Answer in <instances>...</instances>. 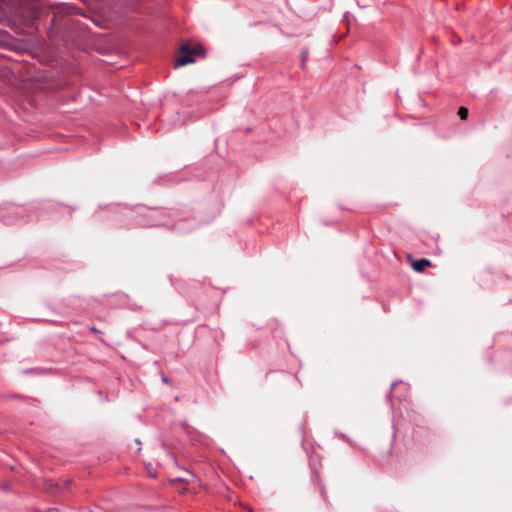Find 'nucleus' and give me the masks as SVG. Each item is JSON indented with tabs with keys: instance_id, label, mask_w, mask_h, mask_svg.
Returning a JSON list of instances; mask_svg holds the SVG:
<instances>
[{
	"instance_id": "5",
	"label": "nucleus",
	"mask_w": 512,
	"mask_h": 512,
	"mask_svg": "<svg viewBox=\"0 0 512 512\" xmlns=\"http://www.w3.org/2000/svg\"><path fill=\"white\" fill-rule=\"evenodd\" d=\"M146 469H147V471H148V473H149V475H150L151 477L156 478V477L158 476V471H157V469H156V468H152V466H151V464H150V463H148V464L146 465Z\"/></svg>"
},
{
	"instance_id": "6",
	"label": "nucleus",
	"mask_w": 512,
	"mask_h": 512,
	"mask_svg": "<svg viewBox=\"0 0 512 512\" xmlns=\"http://www.w3.org/2000/svg\"><path fill=\"white\" fill-rule=\"evenodd\" d=\"M163 382H167L168 380L165 377H162Z\"/></svg>"
},
{
	"instance_id": "3",
	"label": "nucleus",
	"mask_w": 512,
	"mask_h": 512,
	"mask_svg": "<svg viewBox=\"0 0 512 512\" xmlns=\"http://www.w3.org/2000/svg\"><path fill=\"white\" fill-rule=\"evenodd\" d=\"M411 265L415 271L423 272L426 267L431 265V262L428 259L423 258L419 260H413Z\"/></svg>"
},
{
	"instance_id": "2",
	"label": "nucleus",
	"mask_w": 512,
	"mask_h": 512,
	"mask_svg": "<svg viewBox=\"0 0 512 512\" xmlns=\"http://www.w3.org/2000/svg\"><path fill=\"white\" fill-rule=\"evenodd\" d=\"M89 330L95 334H108L111 331L105 322H99L97 325H91L89 326Z\"/></svg>"
},
{
	"instance_id": "4",
	"label": "nucleus",
	"mask_w": 512,
	"mask_h": 512,
	"mask_svg": "<svg viewBox=\"0 0 512 512\" xmlns=\"http://www.w3.org/2000/svg\"><path fill=\"white\" fill-rule=\"evenodd\" d=\"M468 115H469V111H468L467 108H465V107H460L459 108L458 116L460 117L461 120H466Z\"/></svg>"
},
{
	"instance_id": "1",
	"label": "nucleus",
	"mask_w": 512,
	"mask_h": 512,
	"mask_svg": "<svg viewBox=\"0 0 512 512\" xmlns=\"http://www.w3.org/2000/svg\"><path fill=\"white\" fill-rule=\"evenodd\" d=\"M204 48L202 45L192 42L183 43L179 48V53L175 59V68L192 64L195 57L203 56Z\"/></svg>"
}]
</instances>
